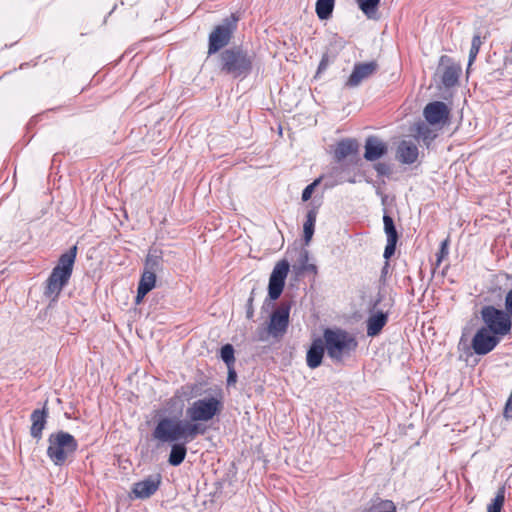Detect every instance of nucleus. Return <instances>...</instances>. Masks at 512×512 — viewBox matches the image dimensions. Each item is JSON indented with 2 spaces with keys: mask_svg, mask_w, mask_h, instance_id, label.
<instances>
[{
  "mask_svg": "<svg viewBox=\"0 0 512 512\" xmlns=\"http://www.w3.org/2000/svg\"><path fill=\"white\" fill-rule=\"evenodd\" d=\"M501 337L481 327L472 338L471 347L475 354L486 355L500 343Z\"/></svg>",
  "mask_w": 512,
  "mask_h": 512,
  "instance_id": "obj_10",
  "label": "nucleus"
},
{
  "mask_svg": "<svg viewBox=\"0 0 512 512\" xmlns=\"http://www.w3.org/2000/svg\"><path fill=\"white\" fill-rule=\"evenodd\" d=\"M326 351V345L323 341V338L317 337L315 338L306 354V363L307 366L311 369H315L322 364V360L324 357V353Z\"/></svg>",
  "mask_w": 512,
  "mask_h": 512,
  "instance_id": "obj_18",
  "label": "nucleus"
},
{
  "mask_svg": "<svg viewBox=\"0 0 512 512\" xmlns=\"http://www.w3.org/2000/svg\"><path fill=\"white\" fill-rule=\"evenodd\" d=\"M289 269V262L285 259L274 266L268 284V297L271 301H276L281 296Z\"/></svg>",
  "mask_w": 512,
  "mask_h": 512,
  "instance_id": "obj_9",
  "label": "nucleus"
},
{
  "mask_svg": "<svg viewBox=\"0 0 512 512\" xmlns=\"http://www.w3.org/2000/svg\"><path fill=\"white\" fill-rule=\"evenodd\" d=\"M289 269V262L285 259L274 266L268 284V297L271 301H276L281 296Z\"/></svg>",
  "mask_w": 512,
  "mask_h": 512,
  "instance_id": "obj_8",
  "label": "nucleus"
},
{
  "mask_svg": "<svg viewBox=\"0 0 512 512\" xmlns=\"http://www.w3.org/2000/svg\"><path fill=\"white\" fill-rule=\"evenodd\" d=\"M343 170L344 169H343L342 166H334V167H332L328 177L329 178H333L334 180L330 183V186L341 184V183H344L345 181H348L350 183H355V179L354 178L346 179V178L341 176Z\"/></svg>",
  "mask_w": 512,
  "mask_h": 512,
  "instance_id": "obj_35",
  "label": "nucleus"
},
{
  "mask_svg": "<svg viewBox=\"0 0 512 512\" xmlns=\"http://www.w3.org/2000/svg\"><path fill=\"white\" fill-rule=\"evenodd\" d=\"M364 148V159L369 162L377 161L388 153V144L374 135L366 138Z\"/></svg>",
  "mask_w": 512,
  "mask_h": 512,
  "instance_id": "obj_14",
  "label": "nucleus"
},
{
  "mask_svg": "<svg viewBox=\"0 0 512 512\" xmlns=\"http://www.w3.org/2000/svg\"><path fill=\"white\" fill-rule=\"evenodd\" d=\"M438 64H441V65H444V64H454V62L451 61L450 57H448L446 55H443V56L440 57Z\"/></svg>",
  "mask_w": 512,
  "mask_h": 512,
  "instance_id": "obj_50",
  "label": "nucleus"
},
{
  "mask_svg": "<svg viewBox=\"0 0 512 512\" xmlns=\"http://www.w3.org/2000/svg\"><path fill=\"white\" fill-rule=\"evenodd\" d=\"M426 121L431 124L445 123L450 115L447 105L441 101L428 103L423 111Z\"/></svg>",
  "mask_w": 512,
  "mask_h": 512,
  "instance_id": "obj_15",
  "label": "nucleus"
},
{
  "mask_svg": "<svg viewBox=\"0 0 512 512\" xmlns=\"http://www.w3.org/2000/svg\"><path fill=\"white\" fill-rule=\"evenodd\" d=\"M309 253L303 250L300 255V262L302 264L301 269L312 273H317V266L315 264H308Z\"/></svg>",
  "mask_w": 512,
  "mask_h": 512,
  "instance_id": "obj_40",
  "label": "nucleus"
},
{
  "mask_svg": "<svg viewBox=\"0 0 512 512\" xmlns=\"http://www.w3.org/2000/svg\"><path fill=\"white\" fill-rule=\"evenodd\" d=\"M322 338L328 357L336 364L350 357L358 347L356 337L341 328L324 329Z\"/></svg>",
  "mask_w": 512,
  "mask_h": 512,
  "instance_id": "obj_2",
  "label": "nucleus"
},
{
  "mask_svg": "<svg viewBox=\"0 0 512 512\" xmlns=\"http://www.w3.org/2000/svg\"><path fill=\"white\" fill-rule=\"evenodd\" d=\"M161 485V475H150L142 481L133 484L132 493L137 499H147L153 496Z\"/></svg>",
  "mask_w": 512,
  "mask_h": 512,
  "instance_id": "obj_12",
  "label": "nucleus"
},
{
  "mask_svg": "<svg viewBox=\"0 0 512 512\" xmlns=\"http://www.w3.org/2000/svg\"><path fill=\"white\" fill-rule=\"evenodd\" d=\"M238 21L239 17L232 13L214 28L209 35L208 53L210 55L218 52L229 43L234 31L237 29Z\"/></svg>",
  "mask_w": 512,
  "mask_h": 512,
  "instance_id": "obj_7",
  "label": "nucleus"
},
{
  "mask_svg": "<svg viewBox=\"0 0 512 512\" xmlns=\"http://www.w3.org/2000/svg\"><path fill=\"white\" fill-rule=\"evenodd\" d=\"M449 254V238L443 240L440 244L439 251L436 254V266H439L441 262L448 256Z\"/></svg>",
  "mask_w": 512,
  "mask_h": 512,
  "instance_id": "obj_39",
  "label": "nucleus"
},
{
  "mask_svg": "<svg viewBox=\"0 0 512 512\" xmlns=\"http://www.w3.org/2000/svg\"><path fill=\"white\" fill-rule=\"evenodd\" d=\"M471 67H472L471 65H468V66H467V71H466V72H467V75H469L470 70H471Z\"/></svg>",
  "mask_w": 512,
  "mask_h": 512,
  "instance_id": "obj_52",
  "label": "nucleus"
},
{
  "mask_svg": "<svg viewBox=\"0 0 512 512\" xmlns=\"http://www.w3.org/2000/svg\"><path fill=\"white\" fill-rule=\"evenodd\" d=\"M378 66H354V70L345 82V87L355 88L361 82L376 73Z\"/></svg>",
  "mask_w": 512,
  "mask_h": 512,
  "instance_id": "obj_20",
  "label": "nucleus"
},
{
  "mask_svg": "<svg viewBox=\"0 0 512 512\" xmlns=\"http://www.w3.org/2000/svg\"><path fill=\"white\" fill-rule=\"evenodd\" d=\"M326 68H327V66L319 65V66H318L317 73H316V76H317V75H319V74H320L322 71H324Z\"/></svg>",
  "mask_w": 512,
  "mask_h": 512,
  "instance_id": "obj_51",
  "label": "nucleus"
},
{
  "mask_svg": "<svg viewBox=\"0 0 512 512\" xmlns=\"http://www.w3.org/2000/svg\"><path fill=\"white\" fill-rule=\"evenodd\" d=\"M184 426V441L187 444L193 441L198 435H204L206 433L207 428L199 423L194 421L183 420Z\"/></svg>",
  "mask_w": 512,
  "mask_h": 512,
  "instance_id": "obj_26",
  "label": "nucleus"
},
{
  "mask_svg": "<svg viewBox=\"0 0 512 512\" xmlns=\"http://www.w3.org/2000/svg\"><path fill=\"white\" fill-rule=\"evenodd\" d=\"M419 155L418 148L415 144L407 141H402L397 149V159L402 164H413Z\"/></svg>",
  "mask_w": 512,
  "mask_h": 512,
  "instance_id": "obj_22",
  "label": "nucleus"
},
{
  "mask_svg": "<svg viewBox=\"0 0 512 512\" xmlns=\"http://www.w3.org/2000/svg\"><path fill=\"white\" fill-rule=\"evenodd\" d=\"M389 267H390V264L388 261H385L384 263V266L382 267V270H381V276H380V279L381 280H385L387 274H388V271H389Z\"/></svg>",
  "mask_w": 512,
  "mask_h": 512,
  "instance_id": "obj_49",
  "label": "nucleus"
},
{
  "mask_svg": "<svg viewBox=\"0 0 512 512\" xmlns=\"http://www.w3.org/2000/svg\"><path fill=\"white\" fill-rule=\"evenodd\" d=\"M321 179V177L315 179L311 184L307 185L304 188L301 196L302 201L306 202L311 198L312 193L314 192L315 188L320 184Z\"/></svg>",
  "mask_w": 512,
  "mask_h": 512,
  "instance_id": "obj_41",
  "label": "nucleus"
},
{
  "mask_svg": "<svg viewBox=\"0 0 512 512\" xmlns=\"http://www.w3.org/2000/svg\"><path fill=\"white\" fill-rule=\"evenodd\" d=\"M503 415L506 419H512V398L511 397H509L506 402Z\"/></svg>",
  "mask_w": 512,
  "mask_h": 512,
  "instance_id": "obj_47",
  "label": "nucleus"
},
{
  "mask_svg": "<svg viewBox=\"0 0 512 512\" xmlns=\"http://www.w3.org/2000/svg\"><path fill=\"white\" fill-rule=\"evenodd\" d=\"M317 215H318V207L317 206H312L306 214V221L304 222V225H303V237H304V241L306 244H309V242L311 241V239L314 235Z\"/></svg>",
  "mask_w": 512,
  "mask_h": 512,
  "instance_id": "obj_25",
  "label": "nucleus"
},
{
  "mask_svg": "<svg viewBox=\"0 0 512 512\" xmlns=\"http://www.w3.org/2000/svg\"><path fill=\"white\" fill-rule=\"evenodd\" d=\"M352 47H347L346 42L343 38L335 35L329 42L327 46L326 52L323 54V57L319 64H329L330 62L335 61H348L344 57H338L340 54L345 55L346 51L351 50Z\"/></svg>",
  "mask_w": 512,
  "mask_h": 512,
  "instance_id": "obj_13",
  "label": "nucleus"
},
{
  "mask_svg": "<svg viewBox=\"0 0 512 512\" xmlns=\"http://www.w3.org/2000/svg\"><path fill=\"white\" fill-rule=\"evenodd\" d=\"M505 312H507L512 320V289L505 296Z\"/></svg>",
  "mask_w": 512,
  "mask_h": 512,
  "instance_id": "obj_46",
  "label": "nucleus"
},
{
  "mask_svg": "<svg viewBox=\"0 0 512 512\" xmlns=\"http://www.w3.org/2000/svg\"><path fill=\"white\" fill-rule=\"evenodd\" d=\"M125 58V55H122L121 58H120V61H123Z\"/></svg>",
  "mask_w": 512,
  "mask_h": 512,
  "instance_id": "obj_54",
  "label": "nucleus"
},
{
  "mask_svg": "<svg viewBox=\"0 0 512 512\" xmlns=\"http://www.w3.org/2000/svg\"><path fill=\"white\" fill-rule=\"evenodd\" d=\"M359 151V144L354 138H344L337 142L334 149V159L336 162H342L346 157L352 154H357Z\"/></svg>",
  "mask_w": 512,
  "mask_h": 512,
  "instance_id": "obj_19",
  "label": "nucleus"
},
{
  "mask_svg": "<svg viewBox=\"0 0 512 512\" xmlns=\"http://www.w3.org/2000/svg\"><path fill=\"white\" fill-rule=\"evenodd\" d=\"M222 64H252L253 54L239 46L226 49L221 54Z\"/></svg>",
  "mask_w": 512,
  "mask_h": 512,
  "instance_id": "obj_17",
  "label": "nucleus"
},
{
  "mask_svg": "<svg viewBox=\"0 0 512 512\" xmlns=\"http://www.w3.org/2000/svg\"><path fill=\"white\" fill-rule=\"evenodd\" d=\"M397 242L398 241L387 240L383 254V257L386 259V261H388L395 254Z\"/></svg>",
  "mask_w": 512,
  "mask_h": 512,
  "instance_id": "obj_44",
  "label": "nucleus"
},
{
  "mask_svg": "<svg viewBox=\"0 0 512 512\" xmlns=\"http://www.w3.org/2000/svg\"><path fill=\"white\" fill-rule=\"evenodd\" d=\"M148 293H149V291H147L145 289L142 290L140 287H137V295H136V298H135V302L137 304H139Z\"/></svg>",
  "mask_w": 512,
  "mask_h": 512,
  "instance_id": "obj_48",
  "label": "nucleus"
},
{
  "mask_svg": "<svg viewBox=\"0 0 512 512\" xmlns=\"http://www.w3.org/2000/svg\"><path fill=\"white\" fill-rule=\"evenodd\" d=\"M335 0H317L316 13L319 19H328L333 12Z\"/></svg>",
  "mask_w": 512,
  "mask_h": 512,
  "instance_id": "obj_30",
  "label": "nucleus"
},
{
  "mask_svg": "<svg viewBox=\"0 0 512 512\" xmlns=\"http://www.w3.org/2000/svg\"><path fill=\"white\" fill-rule=\"evenodd\" d=\"M359 9L363 14L371 20H378L380 0H357Z\"/></svg>",
  "mask_w": 512,
  "mask_h": 512,
  "instance_id": "obj_29",
  "label": "nucleus"
},
{
  "mask_svg": "<svg viewBox=\"0 0 512 512\" xmlns=\"http://www.w3.org/2000/svg\"><path fill=\"white\" fill-rule=\"evenodd\" d=\"M505 502V487L498 488L494 499L487 506L486 512H501Z\"/></svg>",
  "mask_w": 512,
  "mask_h": 512,
  "instance_id": "obj_32",
  "label": "nucleus"
},
{
  "mask_svg": "<svg viewBox=\"0 0 512 512\" xmlns=\"http://www.w3.org/2000/svg\"><path fill=\"white\" fill-rule=\"evenodd\" d=\"M369 512H397V509L393 501L380 500L369 509Z\"/></svg>",
  "mask_w": 512,
  "mask_h": 512,
  "instance_id": "obj_36",
  "label": "nucleus"
},
{
  "mask_svg": "<svg viewBox=\"0 0 512 512\" xmlns=\"http://www.w3.org/2000/svg\"><path fill=\"white\" fill-rule=\"evenodd\" d=\"M187 443L180 441L174 442L171 446V450L168 457V463L171 466H179L183 463L187 454Z\"/></svg>",
  "mask_w": 512,
  "mask_h": 512,
  "instance_id": "obj_24",
  "label": "nucleus"
},
{
  "mask_svg": "<svg viewBox=\"0 0 512 512\" xmlns=\"http://www.w3.org/2000/svg\"><path fill=\"white\" fill-rule=\"evenodd\" d=\"M462 74L461 66H445L441 76V83L445 88H451L458 84Z\"/></svg>",
  "mask_w": 512,
  "mask_h": 512,
  "instance_id": "obj_27",
  "label": "nucleus"
},
{
  "mask_svg": "<svg viewBox=\"0 0 512 512\" xmlns=\"http://www.w3.org/2000/svg\"><path fill=\"white\" fill-rule=\"evenodd\" d=\"M251 67L252 66H219L217 74L230 79H243L250 73Z\"/></svg>",
  "mask_w": 512,
  "mask_h": 512,
  "instance_id": "obj_28",
  "label": "nucleus"
},
{
  "mask_svg": "<svg viewBox=\"0 0 512 512\" xmlns=\"http://www.w3.org/2000/svg\"><path fill=\"white\" fill-rule=\"evenodd\" d=\"M388 322V313L379 311L376 314L371 315L367 319V336L375 337L377 336L383 329V327Z\"/></svg>",
  "mask_w": 512,
  "mask_h": 512,
  "instance_id": "obj_23",
  "label": "nucleus"
},
{
  "mask_svg": "<svg viewBox=\"0 0 512 512\" xmlns=\"http://www.w3.org/2000/svg\"><path fill=\"white\" fill-rule=\"evenodd\" d=\"M47 457L55 466L65 465L74 457L78 449V441L76 438L63 430L51 433L47 439Z\"/></svg>",
  "mask_w": 512,
  "mask_h": 512,
  "instance_id": "obj_3",
  "label": "nucleus"
},
{
  "mask_svg": "<svg viewBox=\"0 0 512 512\" xmlns=\"http://www.w3.org/2000/svg\"><path fill=\"white\" fill-rule=\"evenodd\" d=\"M163 251L157 247H150L144 262V269L157 274L163 270Z\"/></svg>",
  "mask_w": 512,
  "mask_h": 512,
  "instance_id": "obj_21",
  "label": "nucleus"
},
{
  "mask_svg": "<svg viewBox=\"0 0 512 512\" xmlns=\"http://www.w3.org/2000/svg\"><path fill=\"white\" fill-rule=\"evenodd\" d=\"M383 224H384V232L386 234L387 240L398 241L399 234H398L396 226L394 224V220L387 213H385L383 215Z\"/></svg>",
  "mask_w": 512,
  "mask_h": 512,
  "instance_id": "obj_31",
  "label": "nucleus"
},
{
  "mask_svg": "<svg viewBox=\"0 0 512 512\" xmlns=\"http://www.w3.org/2000/svg\"><path fill=\"white\" fill-rule=\"evenodd\" d=\"M155 284L156 274L143 269V273L138 283V287H140L142 290L145 289L150 292L155 287Z\"/></svg>",
  "mask_w": 512,
  "mask_h": 512,
  "instance_id": "obj_33",
  "label": "nucleus"
},
{
  "mask_svg": "<svg viewBox=\"0 0 512 512\" xmlns=\"http://www.w3.org/2000/svg\"><path fill=\"white\" fill-rule=\"evenodd\" d=\"M417 133L420 138L423 139V141H432L436 137V134L429 128L428 125L422 123L418 125L417 127Z\"/></svg>",
  "mask_w": 512,
  "mask_h": 512,
  "instance_id": "obj_38",
  "label": "nucleus"
},
{
  "mask_svg": "<svg viewBox=\"0 0 512 512\" xmlns=\"http://www.w3.org/2000/svg\"><path fill=\"white\" fill-rule=\"evenodd\" d=\"M480 319L483 322V328L490 332L504 337L511 332L512 320L510 315L503 309L496 308L493 305H484L480 309Z\"/></svg>",
  "mask_w": 512,
  "mask_h": 512,
  "instance_id": "obj_5",
  "label": "nucleus"
},
{
  "mask_svg": "<svg viewBox=\"0 0 512 512\" xmlns=\"http://www.w3.org/2000/svg\"><path fill=\"white\" fill-rule=\"evenodd\" d=\"M77 252L78 247L77 244H75L62 253L57 264L45 281L43 295L49 299L50 302H56L63 288L69 283L73 273Z\"/></svg>",
  "mask_w": 512,
  "mask_h": 512,
  "instance_id": "obj_1",
  "label": "nucleus"
},
{
  "mask_svg": "<svg viewBox=\"0 0 512 512\" xmlns=\"http://www.w3.org/2000/svg\"><path fill=\"white\" fill-rule=\"evenodd\" d=\"M255 298V289H252L250 296L246 303V318L251 320L254 317V307L253 302Z\"/></svg>",
  "mask_w": 512,
  "mask_h": 512,
  "instance_id": "obj_43",
  "label": "nucleus"
},
{
  "mask_svg": "<svg viewBox=\"0 0 512 512\" xmlns=\"http://www.w3.org/2000/svg\"><path fill=\"white\" fill-rule=\"evenodd\" d=\"M291 304L290 302H281L270 316L269 333L274 337L282 336L286 333L289 326Z\"/></svg>",
  "mask_w": 512,
  "mask_h": 512,
  "instance_id": "obj_11",
  "label": "nucleus"
},
{
  "mask_svg": "<svg viewBox=\"0 0 512 512\" xmlns=\"http://www.w3.org/2000/svg\"><path fill=\"white\" fill-rule=\"evenodd\" d=\"M363 64H369V65H372V64H375L374 62H364Z\"/></svg>",
  "mask_w": 512,
  "mask_h": 512,
  "instance_id": "obj_53",
  "label": "nucleus"
},
{
  "mask_svg": "<svg viewBox=\"0 0 512 512\" xmlns=\"http://www.w3.org/2000/svg\"><path fill=\"white\" fill-rule=\"evenodd\" d=\"M228 375H227V385L231 386L237 382V373L234 369V366H227Z\"/></svg>",
  "mask_w": 512,
  "mask_h": 512,
  "instance_id": "obj_45",
  "label": "nucleus"
},
{
  "mask_svg": "<svg viewBox=\"0 0 512 512\" xmlns=\"http://www.w3.org/2000/svg\"><path fill=\"white\" fill-rule=\"evenodd\" d=\"M182 409L177 416H160L152 431V437L161 443L184 441Z\"/></svg>",
  "mask_w": 512,
  "mask_h": 512,
  "instance_id": "obj_4",
  "label": "nucleus"
},
{
  "mask_svg": "<svg viewBox=\"0 0 512 512\" xmlns=\"http://www.w3.org/2000/svg\"><path fill=\"white\" fill-rule=\"evenodd\" d=\"M235 350L233 345L225 344L220 349V357L226 366H234L235 364Z\"/></svg>",
  "mask_w": 512,
  "mask_h": 512,
  "instance_id": "obj_34",
  "label": "nucleus"
},
{
  "mask_svg": "<svg viewBox=\"0 0 512 512\" xmlns=\"http://www.w3.org/2000/svg\"><path fill=\"white\" fill-rule=\"evenodd\" d=\"M374 170L376 171L378 176H390L392 173V168L390 164L385 162H378L374 164Z\"/></svg>",
  "mask_w": 512,
  "mask_h": 512,
  "instance_id": "obj_42",
  "label": "nucleus"
},
{
  "mask_svg": "<svg viewBox=\"0 0 512 512\" xmlns=\"http://www.w3.org/2000/svg\"><path fill=\"white\" fill-rule=\"evenodd\" d=\"M482 44V41H481V37L479 34H476L473 36L472 38V42H471V48H470V51H469V56H468V63L467 64H473L474 61L476 60V56L479 52V49H480V46Z\"/></svg>",
  "mask_w": 512,
  "mask_h": 512,
  "instance_id": "obj_37",
  "label": "nucleus"
},
{
  "mask_svg": "<svg viewBox=\"0 0 512 512\" xmlns=\"http://www.w3.org/2000/svg\"><path fill=\"white\" fill-rule=\"evenodd\" d=\"M218 397H207L194 401L187 409V416L194 422H207L220 414L223 409L222 394Z\"/></svg>",
  "mask_w": 512,
  "mask_h": 512,
  "instance_id": "obj_6",
  "label": "nucleus"
},
{
  "mask_svg": "<svg viewBox=\"0 0 512 512\" xmlns=\"http://www.w3.org/2000/svg\"><path fill=\"white\" fill-rule=\"evenodd\" d=\"M48 417L49 410L47 407V402H45L41 409H35L32 411L30 415V435L36 441H39L42 438L43 430L46 428Z\"/></svg>",
  "mask_w": 512,
  "mask_h": 512,
  "instance_id": "obj_16",
  "label": "nucleus"
}]
</instances>
